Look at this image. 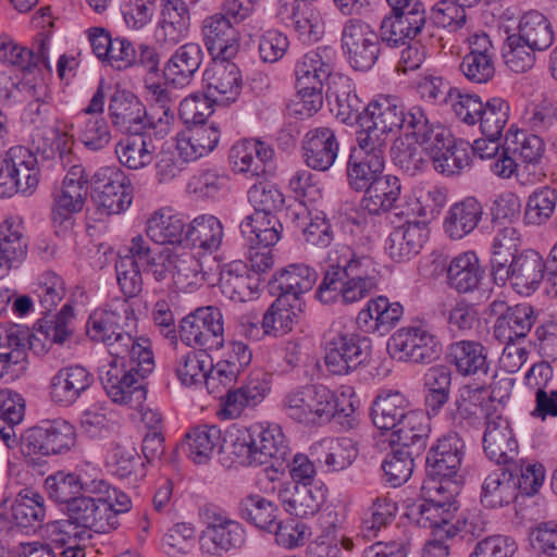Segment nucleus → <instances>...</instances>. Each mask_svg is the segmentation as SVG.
Here are the masks:
<instances>
[{"mask_svg":"<svg viewBox=\"0 0 557 557\" xmlns=\"http://www.w3.org/2000/svg\"><path fill=\"white\" fill-rule=\"evenodd\" d=\"M134 320L126 298L114 299L102 310H95L86 324L89 338L102 343L113 358L100 370L107 394L115 403L140 405L146 399L145 379L154 369L148 338L134 337L124 329Z\"/></svg>","mask_w":557,"mask_h":557,"instance_id":"obj_1","label":"nucleus"},{"mask_svg":"<svg viewBox=\"0 0 557 557\" xmlns=\"http://www.w3.org/2000/svg\"><path fill=\"white\" fill-rule=\"evenodd\" d=\"M329 261L315 293L322 304H354L369 296L376 286V270L369 256L358 255L350 247L341 246L329 255Z\"/></svg>","mask_w":557,"mask_h":557,"instance_id":"obj_2","label":"nucleus"},{"mask_svg":"<svg viewBox=\"0 0 557 557\" xmlns=\"http://www.w3.org/2000/svg\"><path fill=\"white\" fill-rule=\"evenodd\" d=\"M554 41V32L547 17L535 10L524 13L518 33L507 37L504 52L506 65L515 73H524L535 63V51L548 49Z\"/></svg>","mask_w":557,"mask_h":557,"instance_id":"obj_3","label":"nucleus"},{"mask_svg":"<svg viewBox=\"0 0 557 557\" xmlns=\"http://www.w3.org/2000/svg\"><path fill=\"white\" fill-rule=\"evenodd\" d=\"M412 112V106H405L395 97H380L371 101L364 109V115L361 119V132L358 139L362 141H373L379 148L387 149L388 134L395 131H403L408 136L407 123Z\"/></svg>","mask_w":557,"mask_h":557,"instance_id":"obj_4","label":"nucleus"},{"mask_svg":"<svg viewBox=\"0 0 557 557\" xmlns=\"http://www.w3.org/2000/svg\"><path fill=\"white\" fill-rule=\"evenodd\" d=\"M337 406L335 394L322 384H308L288 392L283 412L295 422L320 425L331 420Z\"/></svg>","mask_w":557,"mask_h":557,"instance_id":"obj_5","label":"nucleus"},{"mask_svg":"<svg viewBox=\"0 0 557 557\" xmlns=\"http://www.w3.org/2000/svg\"><path fill=\"white\" fill-rule=\"evenodd\" d=\"M74 444V426L61 419L33 426L21 437L22 454L33 463H40L44 457L69 451Z\"/></svg>","mask_w":557,"mask_h":557,"instance_id":"obj_6","label":"nucleus"},{"mask_svg":"<svg viewBox=\"0 0 557 557\" xmlns=\"http://www.w3.org/2000/svg\"><path fill=\"white\" fill-rule=\"evenodd\" d=\"M341 48L348 64L356 71H368L381 53L379 34L361 18L347 20L342 28Z\"/></svg>","mask_w":557,"mask_h":557,"instance_id":"obj_7","label":"nucleus"},{"mask_svg":"<svg viewBox=\"0 0 557 557\" xmlns=\"http://www.w3.org/2000/svg\"><path fill=\"white\" fill-rule=\"evenodd\" d=\"M206 528L201 531L199 542L203 553L210 556H223L240 548L246 541L243 525L231 519L216 507L206 506L202 510Z\"/></svg>","mask_w":557,"mask_h":557,"instance_id":"obj_8","label":"nucleus"},{"mask_svg":"<svg viewBox=\"0 0 557 557\" xmlns=\"http://www.w3.org/2000/svg\"><path fill=\"white\" fill-rule=\"evenodd\" d=\"M90 196L102 213L119 214L131 206L133 188L122 170L106 166L91 176Z\"/></svg>","mask_w":557,"mask_h":557,"instance_id":"obj_9","label":"nucleus"},{"mask_svg":"<svg viewBox=\"0 0 557 557\" xmlns=\"http://www.w3.org/2000/svg\"><path fill=\"white\" fill-rule=\"evenodd\" d=\"M371 341L356 333L338 332L325 344L324 362L335 375H347L369 363Z\"/></svg>","mask_w":557,"mask_h":557,"instance_id":"obj_10","label":"nucleus"},{"mask_svg":"<svg viewBox=\"0 0 557 557\" xmlns=\"http://www.w3.org/2000/svg\"><path fill=\"white\" fill-rule=\"evenodd\" d=\"M180 337L186 345L198 346L203 350L223 347L224 325L221 310L207 306L188 313L181 321Z\"/></svg>","mask_w":557,"mask_h":557,"instance_id":"obj_11","label":"nucleus"},{"mask_svg":"<svg viewBox=\"0 0 557 557\" xmlns=\"http://www.w3.org/2000/svg\"><path fill=\"white\" fill-rule=\"evenodd\" d=\"M393 358L412 363H431L442 352L438 338L423 326H407L397 330L388 342Z\"/></svg>","mask_w":557,"mask_h":557,"instance_id":"obj_12","label":"nucleus"},{"mask_svg":"<svg viewBox=\"0 0 557 557\" xmlns=\"http://www.w3.org/2000/svg\"><path fill=\"white\" fill-rule=\"evenodd\" d=\"M255 454L252 462L256 466H265L264 472L270 481H275L277 474L284 473L288 466L290 449L278 425L251 426Z\"/></svg>","mask_w":557,"mask_h":557,"instance_id":"obj_13","label":"nucleus"},{"mask_svg":"<svg viewBox=\"0 0 557 557\" xmlns=\"http://www.w3.org/2000/svg\"><path fill=\"white\" fill-rule=\"evenodd\" d=\"M109 113L113 126L123 133L141 135L147 129L154 131V122L147 114L146 107L131 91L114 92L110 100Z\"/></svg>","mask_w":557,"mask_h":557,"instance_id":"obj_14","label":"nucleus"},{"mask_svg":"<svg viewBox=\"0 0 557 557\" xmlns=\"http://www.w3.org/2000/svg\"><path fill=\"white\" fill-rule=\"evenodd\" d=\"M491 310L498 314L493 334L502 344H511L515 339L524 338L536 321L534 308L528 304L508 307L505 301L495 300L491 304Z\"/></svg>","mask_w":557,"mask_h":557,"instance_id":"obj_15","label":"nucleus"},{"mask_svg":"<svg viewBox=\"0 0 557 557\" xmlns=\"http://www.w3.org/2000/svg\"><path fill=\"white\" fill-rule=\"evenodd\" d=\"M465 443L457 433H448L437 440L425 459L426 474L432 480H449L454 478L462 462Z\"/></svg>","mask_w":557,"mask_h":557,"instance_id":"obj_16","label":"nucleus"},{"mask_svg":"<svg viewBox=\"0 0 557 557\" xmlns=\"http://www.w3.org/2000/svg\"><path fill=\"white\" fill-rule=\"evenodd\" d=\"M277 15L292 23L299 40L305 44L317 42L324 33L322 16L309 0H278Z\"/></svg>","mask_w":557,"mask_h":557,"instance_id":"obj_17","label":"nucleus"},{"mask_svg":"<svg viewBox=\"0 0 557 557\" xmlns=\"http://www.w3.org/2000/svg\"><path fill=\"white\" fill-rule=\"evenodd\" d=\"M426 27V11L413 7L405 13H392L380 25V44L389 48L406 46Z\"/></svg>","mask_w":557,"mask_h":557,"instance_id":"obj_18","label":"nucleus"},{"mask_svg":"<svg viewBox=\"0 0 557 557\" xmlns=\"http://www.w3.org/2000/svg\"><path fill=\"white\" fill-rule=\"evenodd\" d=\"M339 154V141L334 129L320 126L307 132L302 140L304 161L312 170L327 171Z\"/></svg>","mask_w":557,"mask_h":557,"instance_id":"obj_19","label":"nucleus"},{"mask_svg":"<svg viewBox=\"0 0 557 557\" xmlns=\"http://www.w3.org/2000/svg\"><path fill=\"white\" fill-rule=\"evenodd\" d=\"M358 145L364 156L360 161L352 160L350 157L346 169L347 180L354 190H364L366 194L374 181L383 176L386 150L379 148L380 143L375 146L373 143L358 139Z\"/></svg>","mask_w":557,"mask_h":557,"instance_id":"obj_20","label":"nucleus"},{"mask_svg":"<svg viewBox=\"0 0 557 557\" xmlns=\"http://www.w3.org/2000/svg\"><path fill=\"white\" fill-rule=\"evenodd\" d=\"M446 360L462 376L481 380L494 377L490 375L487 350L480 342L462 339L451 343L447 347Z\"/></svg>","mask_w":557,"mask_h":557,"instance_id":"obj_21","label":"nucleus"},{"mask_svg":"<svg viewBox=\"0 0 557 557\" xmlns=\"http://www.w3.org/2000/svg\"><path fill=\"white\" fill-rule=\"evenodd\" d=\"M92 383L94 376L85 367H63L51 377V400L59 406L70 407L88 392Z\"/></svg>","mask_w":557,"mask_h":557,"instance_id":"obj_22","label":"nucleus"},{"mask_svg":"<svg viewBox=\"0 0 557 557\" xmlns=\"http://www.w3.org/2000/svg\"><path fill=\"white\" fill-rule=\"evenodd\" d=\"M408 136L414 138L416 144L423 147L430 159L438 154L444 148L453 147L456 140L451 132L440 123H432L423 108L412 106V112L407 123Z\"/></svg>","mask_w":557,"mask_h":557,"instance_id":"obj_23","label":"nucleus"},{"mask_svg":"<svg viewBox=\"0 0 557 557\" xmlns=\"http://www.w3.org/2000/svg\"><path fill=\"white\" fill-rule=\"evenodd\" d=\"M428 237V223L410 220L407 214L405 221L389 233L385 249L394 261L401 262L419 253Z\"/></svg>","mask_w":557,"mask_h":557,"instance_id":"obj_24","label":"nucleus"},{"mask_svg":"<svg viewBox=\"0 0 557 557\" xmlns=\"http://www.w3.org/2000/svg\"><path fill=\"white\" fill-rule=\"evenodd\" d=\"M508 282L523 296H530L539 289L546 271L543 257L533 249H524L512 260Z\"/></svg>","mask_w":557,"mask_h":557,"instance_id":"obj_25","label":"nucleus"},{"mask_svg":"<svg viewBox=\"0 0 557 557\" xmlns=\"http://www.w3.org/2000/svg\"><path fill=\"white\" fill-rule=\"evenodd\" d=\"M202 36L205 45L213 58L226 61L237 53L238 32L225 15L214 14L207 17L202 24Z\"/></svg>","mask_w":557,"mask_h":557,"instance_id":"obj_26","label":"nucleus"},{"mask_svg":"<svg viewBox=\"0 0 557 557\" xmlns=\"http://www.w3.org/2000/svg\"><path fill=\"white\" fill-rule=\"evenodd\" d=\"M260 284L261 278L251 274L243 261H233L221 269L219 285L222 294L231 300L243 302L252 299Z\"/></svg>","mask_w":557,"mask_h":557,"instance_id":"obj_27","label":"nucleus"},{"mask_svg":"<svg viewBox=\"0 0 557 557\" xmlns=\"http://www.w3.org/2000/svg\"><path fill=\"white\" fill-rule=\"evenodd\" d=\"M48 50V39L45 37L39 39L37 50L34 51L8 36H0V62L16 67L24 74L33 73L40 64L50 72Z\"/></svg>","mask_w":557,"mask_h":557,"instance_id":"obj_28","label":"nucleus"},{"mask_svg":"<svg viewBox=\"0 0 557 557\" xmlns=\"http://www.w3.org/2000/svg\"><path fill=\"white\" fill-rule=\"evenodd\" d=\"M483 447L487 458L503 467L519 460L518 442L507 420L491 422L483 435Z\"/></svg>","mask_w":557,"mask_h":557,"instance_id":"obj_29","label":"nucleus"},{"mask_svg":"<svg viewBox=\"0 0 557 557\" xmlns=\"http://www.w3.org/2000/svg\"><path fill=\"white\" fill-rule=\"evenodd\" d=\"M205 54L200 45L187 42L178 47L165 62L163 78L174 87L188 85L199 71Z\"/></svg>","mask_w":557,"mask_h":557,"instance_id":"obj_30","label":"nucleus"},{"mask_svg":"<svg viewBox=\"0 0 557 557\" xmlns=\"http://www.w3.org/2000/svg\"><path fill=\"white\" fill-rule=\"evenodd\" d=\"M317 280V273L306 264H289L275 273L269 282L272 295L285 296L287 300L301 305V295L309 292Z\"/></svg>","mask_w":557,"mask_h":557,"instance_id":"obj_31","label":"nucleus"},{"mask_svg":"<svg viewBox=\"0 0 557 557\" xmlns=\"http://www.w3.org/2000/svg\"><path fill=\"white\" fill-rule=\"evenodd\" d=\"M190 14L183 0H166L156 28V40L161 46L174 47L187 37Z\"/></svg>","mask_w":557,"mask_h":557,"instance_id":"obj_32","label":"nucleus"},{"mask_svg":"<svg viewBox=\"0 0 557 557\" xmlns=\"http://www.w3.org/2000/svg\"><path fill=\"white\" fill-rule=\"evenodd\" d=\"M207 95L216 103L230 104L240 95L243 81L239 67L231 62L221 63L205 72Z\"/></svg>","mask_w":557,"mask_h":557,"instance_id":"obj_33","label":"nucleus"},{"mask_svg":"<svg viewBox=\"0 0 557 557\" xmlns=\"http://www.w3.org/2000/svg\"><path fill=\"white\" fill-rule=\"evenodd\" d=\"M456 509L449 500L419 499L407 506L406 516L420 528L442 530L451 536L449 521Z\"/></svg>","mask_w":557,"mask_h":557,"instance_id":"obj_34","label":"nucleus"},{"mask_svg":"<svg viewBox=\"0 0 557 557\" xmlns=\"http://www.w3.org/2000/svg\"><path fill=\"white\" fill-rule=\"evenodd\" d=\"M278 498L289 515L307 518L320 510L324 493L312 484L286 483L278 490Z\"/></svg>","mask_w":557,"mask_h":557,"instance_id":"obj_35","label":"nucleus"},{"mask_svg":"<svg viewBox=\"0 0 557 557\" xmlns=\"http://www.w3.org/2000/svg\"><path fill=\"white\" fill-rule=\"evenodd\" d=\"M401 184L397 176L383 175L374 181L362 198V208L370 214L393 211L396 218L401 219L405 213L399 211Z\"/></svg>","mask_w":557,"mask_h":557,"instance_id":"obj_36","label":"nucleus"},{"mask_svg":"<svg viewBox=\"0 0 557 557\" xmlns=\"http://www.w3.org/2000/svg\"><path fill=\"white\" fill-rule=\"evenodd\" d=\"M273 149L260 140L243 139L237 141L230 150V161L238 172H247L259 176L267 172L272 161Z\"/></svg>","mask_w":557,"mask_h":557,"instance_id":"obj_37","label":"nucleus"},{"mask_svg":"<svg viewBox=\"0 0 557 557\" xmlns=\"http://www.w3.org/2000/svg\"><path fill=\"white\" fill-rule=\"evenodd\" d=\"M430 418L422 411H411L391 434V444L420 456L430 436Z\"/></svg>","mask_w":557,"mask_h":557,"instance_id":"obj_38","label":"nucleus"},{"mask_svg":"<svg viewBox=\"0 0 557 557\" xmlns=\"http://www.w3.org/2000/svg\"><path fill=\"white\" fill-rule=\"evenodd\" d=\"M220 136L219 124L214 122L198 124L186 128L178 136L176 150L185 160L196 161L216 147Z\"/></svg>","mask_w":557,"mask_h":557,"instance_id":"obj_39","label":"nucleus"},{"mask_svg":"<svg viewBox=\"0 0 557 557\" xmlns=\"http://www.w3.org/2000/svg\"><path fill=\"white\" fill-rule=\"evenodd\" d=\"M170 83H159L153 79H145V87L148 90L150 100L152 102L151 113L149 114L152 122H154V134L159 137H164L170 132V126L174 121V108L176 104V97L172 88H169Z\"/></svg>","mask_w":557,"mask_h":557,"instance_id":"obj_40","label":"nucleus"},{"mask_svg":"<svg viewBox=\"0 0 557 557\" xmlns=\"http://www.w3.org/2000/svg\"><path fill=\"white\" fill-rule=\"evenodd\" d=\"M483 215V206L474 197H467L454 203L444 221L446 234L451 239H461L470 234Z\"/></svg>","mask_w":557,"mask_h":557,"instance_id":"obj_41","label":"nucleus"},{"mask_svg":"<svg viewBox=\"0 0 557 557\" xmlns=\"http://www.w3.org/2000/svg\"><path fill=\"white\" fill-rule=\"evenodd\" d=\"M409 401L399 392H384L377 395L372 404L371 418L377 429L394 431L399 423L411 413Z\"/></svg>","mask_w":557,"mask_h":557,"instance_id":"obj_42","label":"nucleus"},{"mask_svg":"<svg viewBox=\"0 0 557 557\" xmlns=\"http://www.w3.org/2000/svg\"><path fill=\"white\" fill-rule=\"evenodd\" d=\"M224 442L227 443V440L222 437L218 426L199 425L186 434L183 447L195 463L205 465L215 451L222 450Z\"/></svg>","mask_w":557,"mask_h":557,"instance_id":"obj_43","label":"nucleus"},{"mask_svg":"<svg viewBox=\"0 0 557 557\" xmlns=\"http://www.w3.org/2000/svg\"><path fill=\"white\" fill-rule=\"evenodd\" d=\"M484 275L479 258L473 251L455 257L447 268V284L460 294L473 292Z\"/></svg>","mask_w":557,"mask_h":557,"instance_id":"obj_44","label":"nucleus"},{"mask_svg":"<svg viewBox=\"0 0 557 557\" xmlns=\"http://www.w3.org/2000/svg\"><path fill=\"white\" fill-rule=\"evenodd\" d=\"M240 232L249 245L272 247L281 239L283 225L275 213L253 211L240 222Z\"/></svg>","mask_w":557,"mask_h":557,"instance_id":"obj_45","label":"nucleus"},{"mask_svg":"<svg viewBox=\"0 0 557 557\" xmlns=\"http://www.w3.org/2000/svg\"><path fill=\"white\" fill-rule=\"evenodd\" d=\"M517 498L512 469L499 467L484 480L481 490V503L487 508L509 505Z\"/></svg>","mask_w":557,"mask_h":557,"instance_id":"obj_46","label":"nucleus"},{"mask_svg":"<svg viewBox=\"0 0 557 557\" xmlns=\"http://www.w3.org/2000/svg\"><path fill=\"white\" fill-rule=\"evenodd\" d=\"M104 511L106 507H99L95 496L79 495L66 506V515L72 521L87 531L94 530L97 533L111 531Z\"/></svg>","mask_w":557,"mask_h":557,"instance_id":"obj_47","label":"nucleus"},{"mask_svg":"<svg viewBox=\"0 0 557 557\" xmlns=\"http://www.w3.org/2000/svg\"><path fill=\"white\" fill-rule=\"evenodd\" d=\"M294 72L296 87L322 88L333 72V65L319 50H311L296 61Z\"/></svg>","mask_w":557,"mask_h":557,"instance_id":"obj_48","label":"nucleus"},{"mask_svg":"<svg viewBox=\"0 0 557 557\" xmlns=\"http://www.w3.org/2000/svg\"><path fill=\"white\" fill-rule=\"evenodd\" d=\"M29 330L18 324H0V358L11 367L25 368Z\"/></svg>","mask_w":557,"mask_h":557,"instance_id":"obj_49","label":"nucleus"},{"mask_svg":"<svg viewBox=\"0 0 557 557\" xmlns=\"http://www.w3.org/2000/svg\"><path fill=\"white\" fill-rule=\"evenodd\" d=\"M242 519L256 528L272 533L278 520V507L260 495H248L238 504Z\"/></svg>","mask_w":557,"mask_h":557,"instance_id":"obj_50","label":"nucleus"},{"mask_svg":"<svg viewBox=\"0 0 557 557\" xmlns=\"http://www.w3.org/2000/svg\"><path fill=\"white\" fill-rule=\"evenodd\" d=\"M300 311L301 305L287 300L285 296L276 297L275 301L263 314L262 329L264 333L280 336L292 331Z\"/></svg>","mask_w":557,"mask_h":557,"instance_id":"obj_51","label":"nucleus"},{"mask_svg":"<svg viewBox=\"0 0 557 557\" xmlns=\"http://www.w3.org/2000/svg\"><path fill=\"white\" fill-rule=\"evenodd\" d=\"M185 220L170 212L154 213L147 223V235L157 244H181L186 239Z\"/></svg>","mask_w":557,"mask_h":557,"instance_id":"obj_52","label":"nucleus"},{"mask_svg":"<svg viewBox=\"0 0 557 557\" xmlns=\"http://www.w3.org/2000/svg\"><path fill=\"white\" fill-rule=\"evenodd\" d=\"M268 385L260 379H251L246 385L228 391L223 403L222 414L234 419L240 416L245 407H255L265 397Z\"/></svg>","mask_w":557,"mask_h":557,"instance_id":"obj_53","label":"nucleus"},{"mask_svg":"<svg viewBox=\"0 0 557 557\" xmlns=\"http://www.w3.org/2000/svg\"><path fill=\"white\" fill-rule=\"evenodd\" d=\"M223 237V225L213 215H201L194 219L186 231L187 242L210 252L220 248Z\"/></svg>","mask_w":557,"mask_h":557,"instance_id":"obj_54","label":"nucleus"},{"mask_svg":"<svg viewBox=\"0 0 557 557\" xmlns=\"http://www.w3.org/2000/svg\"><path fill=\"white\" fill-rule=\"evenodd\" d=\"M45 515L44 497L30 488L21 491L12 505V518L24 529L40 527Z\"/></svg>","mask_w":557,"mask_h":557,"instance_id":"obj_55","label":"nucleus"},{"mask_svg":"<svg viewBox=\"0 0 557 557\" xmlns=\"http://www.w3.org/2000/svg\"><path fill=\"white\" fill-rule=\"evenodd\" d=\"M557 189L542 186L534 189L527 199L524 221L528 225H545L556 213Z\"/></svg>","mask_w":557,"mask_h":557,"instance_id":"obj_56","label":"nucleus"},{"mask_svg":"<svg viewBox=\"0 0 557 557\" xmlns=\"http://www.w3.org/2000/svg\"><path fill=\"white\" fill-rule=\"evenodd\" d=\"M425 407L428 414H436L448 401L451 386V372L445 366L430 368L424 374Z\"/></svg>","mask_w":557,"mask_h":557,"instance_id":"obj_57","label":"nucleus"},{"mask_svg":"<svg viewBox=\"0 0 557 557\" xmlns=\"http://www.w3.org/2000/svg\"><path fill=\"white\" fill-rule=\"evenodd\" d=\"M153 152L151 140H147L144 134L127 137L115 147L119 161L131 170H139L150 164Z\"/></svg>","mask_w":557,"mask_h":557,"instance_id":"obj_58","label":"nucleus"},{"mask_svg":"<svg viewBox=\"0 0 557 557\" xmlns=\"http://www.w3.org/2000/svg\"><path fill=\"white\" fill-rule=\"evenodd\" d=\"M331 97L335 99V116L337 120L345 124H352L354 122L361 124L367 106L358 97L355 87L348 79H342L341 85L332 91Z\"/></svg>","mask_w":557,"mask_h":557,"instance_id":"obj_59","label":"nucleus"},{"mask_svg":"<svg viewBox=\"0 0 557 557\" xmlns=\"http://www.w3.org/2000/svg\"><path fill=\"white\" fill-rule=\"evenodd\" d=\"M74 309L66 304L52 319L38 320L37 333L52 344L60 346L69 343L74 334Z\"/></svg>","mask_w":557,"mask_h":557,"instance_id":"obj_60","label":"nucleus"},{"mask_svg":"<svg viewBox=\"0 0 557 557\" xmlns=\"http://www.w3.org/2000/svg\"><path fill=\"white\" fill-rule=\"evenodd\" d=\"M87 484L74 473L59 471L46 479L45 488L52 500L69 506V503L76 499L82 491H86Z\"/></svg>","mask_w":557,"mask_h":557,"instance_id":"obj_61","label":"nucleus"},{"mask_svg":"<svg viewBox=\"0 0 557 557\" xmlns=\"http://www.w3.org/2000/svg\"><path fill=\"white\" fill-rule=\"evenodd\" d=\"M202 348L191 350L181 357L176 374L184 385H193L203 380L208 383V371L212 368L210 356Z\"/></svg>","mask_w":557,"mask_h":557,"instance_id":"obj_62","label":"nucleus"},{"mask_svg":"<svg viewBox=\"0 0 557 557\" xmlns=\"http://www.w3.org/2000/svg\"><path fill=\"white\" fill-rule=\"evenodd\" d=\"M509 103L498 97L488 99L481 111L479 121L483 136L503 137L504 128L509 119Z\"/></svg>","mask_w":557,"mask_h":557,"instance_id":"obj_63","label":"nucleus"},{"mask_svg":"<svg viewBox=\"0 0 557 557\" xmlns=\"http://www.w3.org/2000/svg\"><path fill=\"white\" fill-rule=\"evenodd\" d=\"M73 140L66 133L57 132L51 143L41 149L42 161L50 162L48 168L54 171H64L72 163L79 161L73 152Z\"/></svg>","mask_w":557,"mask_h":557,"instance_id":"obj_64","label":"nucleus"}]
</instances>
